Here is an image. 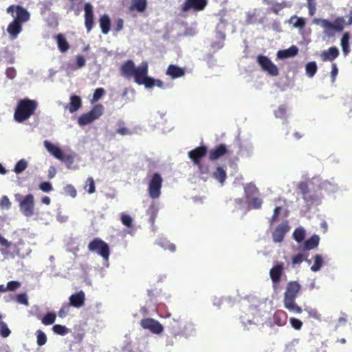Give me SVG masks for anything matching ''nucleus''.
<instances>
[{"label": "nucleus", "instance_id": "nucleus-1", "mask_svg": "<svg viewBox=\"0 0 352 352\" xmlns=\"http://www.w3.org/2000/svg\"><path fill=\"white\" fill-rule=\"evenodd\" d=\"M38 107V102L30 98L21 99L15 108L14 118L19 123H22L32 116Z\"/></svg>", "mask_w": 352, "mask_h": 352}, {"label": "nucleus", "instance_id": "nucleus-2", "mask_svg": "<svg viewBox=\"0 0 352 352\" xmlns=\"http://www.w3.org/2000/svg\"><path fill=\"white\" fill-rule=\"evenodd\" d=\"M314 23L320 25L323 29V33L328 37L335 35V32H342L344 30V20L343 17L336 18L333 22L324 19H314Z\"/></svg>", "mask_w": 352, "mask_h": 352}, {"label": "nucleus", "instance_id": "nucleus-3", "mask_svg": "<svg viewBox=\"0 0 352 352\" xmlns=\"http://www.w3.org/2000/svg\"><path fill=\"white\" fill-rule=\"evenodd\" d=\"M148 65L146 61H143L136 68L132 77L138 85H144L146 88L151 89L153 87V78L148 76Z\"/></svg>", "mask_w": 352, "mask_h": 352}, {"label": "nucleus", "instance_id": "nucleus-4", "mask_svg": "<svg viewBox=\"0 0 352 352\" xmlns=\"http://www.w3.org/2000/svg\"><path fill=\"white\" fill-rule=\"evenodd\" d=\"M258 193V188L252 183L248 184L244 186V194L248 208L250 209H260L263 204L261 198L255 197Z\"/></svg>", "mask_w": 352, "mask_h": 352}, {"label": "nucleus", "instance_id": "nucleus-5", "mask_svg": "<svg viewBox=\"0 0 352 352\" xmlns=\"http://www.w3.org/2000/svg\"><path fill=\"white\" fill-rule=\"evenodd\" d=\"M104 113V107L101 104H97L87 113H83L78 118V124L80 126H85L98 119Z\"/></svg>", "mask_w": 352, "mask_h": 352}, {"label": "nucleus", "instance_id": "nucleus-6", "mask_svg": "<svg viewBox=\"0 0 352 352\" xmlns=\"http://www.w3.org/2000/svg\"><path fill=\"white\" fill-rule=\"evenodd\" d=\"M88 250L90 252H96L104 260H108L110 255V249L109 245L100 239L95 238L88 244Z\"/></svg>", "mask_w": 352, "mask_h": 352}, {"label": "nucleus", "instance_id": "nucleus-7", "mask_svg": "<svg viewBox=\"0 0 352 352\" xmlns=\"http://www.w3.org/2000/svg\"><path fill=\"white\" fill-rule=\"evenodd\" d=\"M207 153V146L204 145L198 146L188 153V157L192 160L193 164L198 168V170L201 173H206L204 170V167L202 165L201 160L206 155Z\"/></svg>", "mask_w": 352, "mask_h": 352}, {"label": "nucleus", "instance_id": "nucleus-8", "mask_svg": "<svg viewBox=\"0 0 352 352\" xmlns=\"http://www.w3.org/2000/svg\"><path fill=\"white\" fill-rule=\"evenodd\" d=\"M163 179L160 173H155L148 184V192L151 199H157L161 195Z\"/></svg>", "mask_w": 352, "mask_h": 352}, {"label": "nucleus", "instance_id": "nucleus-9", "mask_svg": "<svg viewBox=\"0 0 352 352\" xmlns=\"http://www.w3.org/2000/svg\"><path fill=\"white\" fill-rule=\"evenodd\" d=\"M257 63L259 64L261 69L269 75L277 76L279 74L277 66L274 64L268 57L263 55H258L257 56Z\"/></svg>", "mask_w": 352, "mask_h": 352}, {"label": "nucleus", "instance_id": "nucleus-10", "mask_svg": "<svg viewBox=\"0 0 352 352\" xmlns=\"http://www.w3.org/2000/svg\"><path fill=\"white\" fill-rule=\"evenodd\" d=\"M140 325L143 329H148L154 334H160L164 330L162 324L151 318L141 320Z\"/></svg>", "mask_w": 352, "mask_h": 352}, {"label": "nucleus", "instance_id": "nucleus-11", "mask_svg": "<svg viewBox=\"0 0 352 352\" xmlns=\"http://www.w3.org/2000/svg\"><path fill=\"white\" fill-rule=\"evenodd\" d=\"M20 210L25 217H31L34 214V200L32 194L27 195L19 204Z\"/></svg>", "mask_w": 352, "mask_h": 352}, {"label": "nucleus", "instance_id": "nucleus-12", "mask_svg": "<svg viewBox=\"0 0 352 352\" xmlns=\"http://www.w3.org/2000/svg\"><path fill=\"white\" fill-rule=\"evenodd\" d=\"M233 152L228 148L225 144H220L212 148L208 152V158L211 161L217 160L226 155H232Z\"/></svg>", "mask_w": 352, "mask_h": 352}, {"label": "nucleus", "instance_id": "nucleus-13", "mask_svg": "<svg viewBox=\"0 0 352 352\" xmlns=\"http://www.w3.org/2000/svg\"><path fill=\"white\" fill-rule=\"evenodd\" d=\"M290 226L287 221L278 224L272 232V239L275 243H280L284 240L285 234L289 231Z\"/></svg>", "mask_w": 352, "mask_h": 352}, {"label": "nucleus", "instance_id": "nucleus-14", "mask_svg": "<svg viewBox=\"0 0 352 352\" xmlns=\"http://www.w3.org/2000/svg\"><path fill=\"white\" fill-rule=\"evenodd\" d=\"M207 5L206 0H186L182 5V11L187 12L190 9L195 11L203 10Z\"/></svg>", "mask_w": 352, "mask_h": 352}, {"label": "nucleus", "instance_id": "nucleus-15", "mask_svg": "<svg viewBox=\"0 0 352 352\" xmlns=\"http://www.w3.org/2000/svg\"><path fill=\"white\" fill-rule=\"evenodd\" d=\"M300 289V285L298 282H289L287 285L283 300H295L298 296Z\"/></svg>", "mask_w": 352, "mask_h": 352}, {"label": "nucleus", "instance_id": "nucleus-16", "mask_svg": "<svg viewBox=\"0 0 352 352\" xmlns=\"http://www.w3.org/2000/svg\"><path fill=\"white\" fill-rule=\"evenodd\" d=\"M85 10V25L87 32H89L94 25L93 7L89 3H86Z\"/></svg>", "mask_w": 352, "mask_h": 352}, {"label": "nucleus", "instance_id": "nucleus-17", "mask_svg": "<svg viewBox=\"0 0 352 352\" xmlns=\"http://www.w3.org/2000/svg\"><path fill=\"white\" fill-rule=\"evenodd\" d=\"M136 68L133 61L128 60L121 65L120 74L126 78H131L134 74Z\"/></svg>", "mask_w": 352, "mask_h": 352}, {"label": "nucleus", "instance_id": "nucleus-18", "mask_svg": "<svg viewBox=\"0 0 352 352\" xmlns=\"http://www.w3.org/2000/svg\"><path fill=\"white\" fill-rule=\"evenodd\" d=\"M69 305L76 308H80L85 305V294L83 291H80L69 296Z\"/></svg>", "mask_w": 352, "mask_h": 352}, {"label": "nucleus", "instance_id": "nucleus-19", "mask_svg": "<svg viewBox=\"0 0 352 352\" xmlns=\"http://www.w3.org/2000/svg\"><path fill=\"white\" fill-rule=\"evenodd\" d=\"M283 270L284 264L283 263H278L270 270V276L274 284H277L280 282Z\"/></svg>", "mask_w": 352, "mask_h": 352}, {"label": "nucleus", "instance_id": "nucleus-20", "mask_svg": "<svg viewBox=\"0 0 352 352\" xmlns=\"http://www.w3.org/2000/svg\"><path fill=\"white\" fill-rule=\"evenodd\" d=\"M339 50L336 46L329 47L327 50L322 52L320 54L322 61H333L339 56Z\"/></svg>", "mask_w": 352, "mask_h": 352}, {"label": "nucleus", "instance_id": "nucleus-21", "mask_svg": "<svg viewBox=\"0 0 352 352\" xmlns=\"http://www.w3.org/2000/svg\"><path fill=\"white\" fill-rule=\"evenodd\" d=\"M287 315L282 310L276 311L272 318V324L279 327L284 326L287 323Z\"/></svg>", "mask_w": 352, "mask_h": 352}, {"label": "nucleus", "instance_id": "nucleus-22", "mask_svg": "<svg viewBox=\"0 0 352 352\" xmlns=\"http://www.w3.org/2000/svg\"><path fill=\"white\" fill-rule=\"evenodd\" d=\"M298 188L302 195L303 199L307 203L312 202L315 199L314 197L310 195L309 186L306 182H300L298 186Z\"/></svg>", "mask_w": 352, "mask_h": 352}, {"label": "nucleus", "instance_id": "nucleus-23", "mask_svg": "<svg viewBox=\"0 0 352 352\" xmlns=\"http://www.w3.org/2000/svg\"><path fill=\"white\" fill-rule=\"evenodd\" d=\"M184 74L185 72L183 68L175 65H170L166 71V74L170 76L173 78L182 77Z\"/></svg>", "mask_w": 352, "mask_h": 352}, {"label": "nucleus", "instance_id": "nucleus-24", "mask_svg": "<svg viewBox=\"0 0 352 352\" xmlns=\"http://www.w3.org/2000/svg\"><path fill=\"white\" fill-rule=\"evenodd\" d=\"M44 145L48 152L53 155L58 160H63V154L60 148L47 140L44 142Z\"/></svg>", "mask_w": 352, "mask_h": 352}, {"label": "nucleus", "instance_id": "nucleus-25", "mask_svg": "<svg viewBox=\"0 0 352 352\" xmlns=\"http://www.w3.org/2000/svg\"><path fill=\"white\" fill-rule=\"evenodd\" d=\"M16 16L14 20L20 23L25 22L30 19L29 12L20 6H16Z\"/></svg>", "mask_w": 352, "mask_h": 352}, {"label": "nucleus", "instance_id": "nucleus-26", "mask_svg": "<svg viewBox=\"0 0 352 352\" xmlns=\"http://www.w3.org/2000/svg\"><path fill=\"white\" fill-rule=\"evenodd\" d=\"M298 52V49L297 47L293 45L288 48L287 50H279L277 52V56L279 58H287L289 57H292L296 56Z\"/></svg>", "mask_w": 352, "mask_h": 352}, {"label": "nucleus", "instance_id": "nucleus-27", "mask_svg": "<svg viewBox=\"0 0 352 352\" xmlns=\"http://www.w3.org/2000/svg\"><path fill=\"white\" fill-rule=\"evenodd\" d=\"M100 27L104 34L109 33L111 27V20L107 14H103L99 19Z\"/></svg>", "mask_w": 352, "mask_h": 352}, {"label": "nucleus", "instance_id": "nucleus-28", "mask_svg": "<svg viewBox=\"0 0 352 352\" xmlns=\"http://www.w3.org/2000/svg\"><path fill=\"white\" fill-rule=\"evenodd\" d=\"M81 106L82 100L80 96L74 95L70 97V102L68 108L71 113L76 112L81 107Z\"/></svg>", "mask_w": 352, "mask_h": 352}, {"label": "nucleus", "instance_id": "nucleus-29", "mask_svg": "<svg viewBox=\"0 0 352 352\" xmlns=\"http://www.w3.org/2000/svg\"><path fill=\"white\" fill-rule=\"evenodd\" d=\"M147 6V0H132V3L129 7L130 11L137 10L139 12H143Z\"/></svg>", "mask_w": 352, "mask_h": 352}, {"label": "nucleus", "instance_id": "nucleus-30", "mask_svg": "<svg viewBox=\"0 0 352 352\" xmlns=\"http://www.w3.org/2000/svg\"><path fill=\"white\" fill-rule=\"evenodd\" d=\"M283 302L285 307L290 312L294 314L302 313V308L296 303L295 300H283Z\"/></svg>", "mask_w": 352, "mask_h": 352}, {"label": "nucleus", "instance_id": "nucleus-31", "mask_svg": "<svg viewBox=\"0 0 352 352\" xmlns=\"http://www.w3.org/2000/svg\"><path fill=\"white\" fill-rule=\"evenodd\" d=\"M22 30L21 23L14 20L9 24L7 28L8 32L14 36H16Z\"/></svg>", "mask_w": 352, "mask_h": 352}, {"label": "nucleus", "instance_id": "nucleus-32", "mask_svg": "<svg viewBox=\"0 0 352 352\" xmlns=\"http://www.w3.org/2000/svg\"><path fill=\"white\" fill-rule=\"evenodd\" d=\"M349 38L350 34L348 32H344L341 38L340 44L344 56L348 55L350 52Z\"/></svg>", "mask_w": 352, "mask_h": 352}, {"label": "nucleus", "instance_id": "nucleus-33", "mask_svg": "<svg viewBox=\"0 0 352 352\" xmlns=\"http://www.w3.org/2000/svg\"><path fill=\"white\" fill-rule=\"evenodd\" d=\"M212 177L223 185L227 178V175L226 170L222 167L218 166L214 171Z\"/></svg>", "mask_w": 352, "mask_h": 352}, {"label": "nucleus", "instance_id": "nucleus-34", "mask_svg": "<svg viewBox=\"0 0 352 352\" xmlns=\"http://www.w3.org/2000/svg\"><path fill=\"white\" fill-rule=\"evenodd\" d=\"M320 238L318 235H313L311 238L305 241V248L310 250L316 248L319 244Z\"/></svg>", "mask_w": 352, "mask_h": 352}, {"label": "nucleus", "instance_id": "nucleus-35", "mask_svg": "<svg viewBox=\"0 0 352 352\" xmlns=\"http://www.w3.org/2000/svg\"><path fill=\"white\" fill-rule=\"evenodd\" d=\"M118 125L119 127L116 130V133L121 135H130L133 133V132L124 126V122L122 120H119L118 122Z\"/></svg>", "mask_w": 352, "mask_h": 352}, {"label": "nucleus", "instance_id": "nucleus-36", "mask_svg": "<svg viewBox=\"0 0 352 352\" xmlns=\"http://www.w3.org/2000/svg\"><path fill=\"white\" fill-rule=\"evenodd\" d=\"M305 231L302 228H296L293 232L294 239L298 243L302 242L305 239Z\"/></svg>", "mask_w": 352, "mask_h": 352}, {"label": "nucleus", "instance_id": "nucleus-37", "mask_svg": "<svg viewBox=\"0 0 352 352\" xmlns=\"http://www.w3.org/2000/svg\"><path fill=\"white\" fill-rule=\"evenodd\" d=\"M317 69L318 68L316 62H309L306 65L305 67L306 74L309 77L312 78L316 74Z\"/></svg>", "mask_w": 352, "mask_h": 352}, {"label": "nucleus", "instance_id": "nucleus-38", "mask_svg": "<svg viewBox=\"0 0 352 352\" xmlns=\"http://www.w3.org/2000/svg\"><path fill=\"white\" fill-rule=\"evenodd\" d=\"M314 263L311 267V270L313 272H318L320 270L322 263H323V258L320 254H316L314 257Z\"/></svg>", "mask_w": 352, "mask_h": 352}, {"label": "nucleus", "instance_id": "nucleus-39", "mask_svg": "<svg viewBox=\"0 0 352 352\" xmlns=\"http://www.w3.org/2000/svg\"><path fill=\"white\" fill-rule=\"evenodd\" d=\"M84 188L89 194H92L96 191L95 182L91 177L87 179Z\"/></svg>", "mask_w": 352, "mask_h": 352}, {"label": "nucleus", "instance_id": "nucleus-40", "mask_svg": "<svg viewBox=\"0 0 352 352\" xmlns=\"http://www.w3.org/2000/svg\"><path fill=\"white\" fill-rule=\"evenodd\" d=\"M289 23H292L295 28H303L305 25V21L303 18L293 16L289 19Z\"/></svg>", "mask_w": 352, "mask_h": 352}, {"label": "nucleus", "instance_id": "nucleus-41", "mask_svg": "<svg viewBox=\"0 0 352 352\" xmlns=\"http://www.w3.org/2000/svg\"><path fill=\"white\" fill-rule=\"evenodd\" d=\"M28 167V162L25 160H20L15 165L14 171L16 174H19L24 171Z\"/></svg>", "mask_w": 352, "mask_h": 352}, {"label": "nucleus", "instance_id": "nucleus-42", "mask_svg": "<svg viewBox=\"0 0 352 352\" xmlns=\"http://www.w3.org/2000/svg\"><path fill=\"white\" fill-rule=\"evenodd\" d=\"M11 331L7 324L2 320V316L0 314V335L3 338H7L10 336Z\"/></svg>", "mask_w": 352, "mask_h": 352}, {"label": "nucleus", "instance_id": "nucleus-43", "mask_svg": "<svg viewBox=\"0 0 352 352\" xmlns=\"http://www.w3.org/2000/svg\"><path fill=\"white\" fill-rule=\"evenodd\" d=\"M56 315L54 313H47L41 320L42 323L45 325L52 324L56 320Z\"/></svg>", "mask_w": 352, "mask_h": 352}, {"label": "nucleus", "instance_id": "nucleus-44", "mask_svg": "<svg viewBox=\"0 0 352 352\" xmlns=\"http://www.w3.org/2000/svg\"><path fill=\"white\" fill-rule=\"evenodd\" d=\"M36 342L38 346L44 345L47 342V337L44 332L41 330H37L36 332Z\"/></svg>", "mask_w": 352, "mask_h": 352}, {"label": "nucleus", "instance_id": "nucleus-45", "mask_svg": "<svg viewBox=\"0 0 352 352\" xmlns=\"http://www.w3.org/2000/svg\"><path fill=\"white\" fill-rule=\"evenodd\" d=\"M58 46L63 52H66V38L61 34L56 36Z\"/></svg>", "mask_w": 352, "mask_h": 352}, {"label": "nucleus", "instance_id": "nucleus-46", "mask_svg": "<svg viewBox=\"0 0 352 352\" xmlns=\"http://www.w3.org/2000/svg\"><path fill=\"white\" fill-rule=\"evenodd\" d=\"M76 342L82 341L83 336L85 335L84 330L81 329L80 327H75L74 331L73 333Z\"/></svg>", "mask_w": 352, "mask_h": 352}, {"label": "nucleus", "instance_id": "nucleus-47", "mask_svg": "<svg viewBox=\"0 0 352 352\" xmlns=\"http://www.w3.org/2000/svg\"><path fill=\"white\" fill-rule=\"evenodd\" d=\"M310 318H314L317 320H321V314L316 309H305Z\"/></svg>", "mask_w": 352, "mask_h": 352}, {"label": "nucleus", "instance_id": "nucleus-48", "mask_svg": "<svg viewBox=\"0 0 352 352\" xmlns=\"http://www.w3.org/2000/svg\"><path fill=\"white\" fill-rule=\"evenodd\" d=\"M287 7L286 2L276 3L272 6L271 10L273 13L278 14L280 10Z\"/></svg>", "mask_w": 352, "mask_h": 352}, {"label": "nucleus", "instance_id": "nucleus-49", "mask_svg": "<svg viewBox=\"0 0 352 352\" xmlns=\"http://www.w3.org/2000/svg\"><path fill=\"white\" fill-rule=\"evenodd\" d=\"M287 112V109L284 105H280L278 109L274 111V116L277 118H283Z\"/></svg>", "mask_w": 352, "mask_h": 352}, {"label": "nucleus", "instance_id": "nucleus-50", "mask_svg": "<svg viewBox=\"0 0 352 352\" xmlns=\"http://www.w3.org/2000/svg\"><path fill=\"white\" fill-rule=\"evenodd\" d=\"M132 218L129 214H122L121 216V222L128 228L132 226Z\"/></svg>", "mask_w": 352, "mask_h": 352}, {"label": "nucleus", "instance_id": "nucleus-51", "mask_svg": "<svg viewBox=\"0 0 352 352\" xmlns=\"http://www.w3.org/2000/svg\"><path fill=\"white\" fill-rule=\"evenodd\" d=\"M292 327L296 330H300L302 328V322L298 318H291L289 319Z\"/></svg>", "mask_w": 352, "mask_h": 352}, {"label": "nucleus", "instance_id": "nucleus-52", "mask_svg": "<svg viewBox=\"0 0 352 352\" xmlns=\"http://www.w3.org/2000/svg\"><path fill=\"white\" fill-rule=\"evenodd\" d=\"M11 206V202L7 196H3L0 199V207L2 209H9Z\"/></svg>", "mask_w": 352, "mask_h": 352}, {"label": "nucleus", "instance_id": "nucleus-53", "mask_svg": "<svg viewBox=\"0 0 352 352\" xmlns=\"http://www.w3.org/2000/svg\"><path fill=\"white\" fill-rule=\"evenodd\" d=\"M16 298V301L19 303L26 305V306H28L29 305L28 299V296H27L26 294L23 293V294H17Z\"/></svg>", "mask_w": 352, "mask_h": 352}, {"label": "nucleus", "instance_id": "nucleus-54", "mask_svg": "<svg viewBox=\"0 0 352 352\" xmlns=\"http://www.w3.org/2000/svg\"><path fill=\"white\" fill-rule=\"evenodd\" d=\"M53 331L54 333L64 336L66 334V327L60 324H55L53 326Z\"/></svg>", "mask_w": 352, "mask_h": 352}, {"label": "nucleus", "instance_id": "nucleus-55", "mask_svg": "<svg viewBox=\"0 0 352 352\" xmlns=\"http://www.w3.org/2000/svg\"><path fill=\"white\" fill-rule=\"evenodd\" d=\"M157 213V208L155 204H152L150 206L149 208L147 210V214L151 217V219L153 221L155 219Z\"/></svg>", "mask_w": 352, "mask_h": 352}, {"label": "nucleus", "instance_id": "nucleus-56", "mask_svg": "<svg viewBox=\"0 0 352 352\" xmlns=\"http://www.w3.org/2000/svg\"><path fill=\"white\" fill-rule=\"evenodd\" d=\"M104 94V89L103 88H97L93 95L92 100L94 102L98 101Z\"/></svg>", "mask_w": 352, "mask_h": 352}, {"label": "nucleus", "instance_id": "nucleus-57", "mask_svg": "<svg viewBox=\"0 0 352 352\" xmlns=\"http://www.w3.org/2000/svg\"><path fill=\"white\" fill-rule=\"evenodd\" d=\"M21 286V283L19 281H10L8 283L6 289L7 291H14Z\"/></svg>", "mask_w": 352, "mask_h": 352}, {"label": "nucleus", "instance_id": "nucleus-58", "mask_svg": "<svg viewBox=\"0 0 352 352\" xmlns=\"http://www.w3.org/2000/svg\"><path fill=\"white\" fill-rule=\"evenodd\" d=\"M39 188L45 192H49L52 190V186L48 182H43L39 184Z\"/></svg>", "mask_w": 352, "mask_h": 352}, {"label": "nucleus", "instance_id": "nucleus-59", "mask_svg": "<svg viewBox=\"0 0 352 352\" xmlns=\"http://www.w3.org/2000/svg\"><path fill=\"white\" fill-rule=\"evenodd\" d=\"M281 210H282V208L280 206H277L274 208L273 215L270 219L271 224L273 223L274 222H275L278 219V217Z\"/></svg>", "mask_w": 352, "mask_h": 352}, {"label": "nucleus", "instance_id": "nucleus-60", "mask_svg": "<svg viewBox=\"0 0 352 352\" xmlns=\"http://www.w3.org/2000/svg\"><path fill=\"white\" fill-rule=\"evenodd\" d=\"M316 3L315 1L311 2H307V8L309 10V14L312 16L315 14L316 11Z\"/></svg>", "mask_w": 352, "mask_h": 352}, {"label": "nucleus", "instance_id": "nucleus-61", "mask_svg": "<svg viewBox=\"0 0 352 352\" xmlns=\"http://www.w3.org/2000/svg\"><path fill=\"white\" fill-rule=\"evenodd\" d=\"M304 260V256L302 254H298L292 257V263L294 265L300 264Z\"/></svg>", "mask_w": 352, "mask_h": 352}, {"label": "nucleus", "instance_id": "nucleus-62", "mask_svg": "<svg viewBox=\"0 0 352 352\" xmlns=\"http://www.w3.org/2000/svg\"><path fill=\"white\" fill-rule=\"evenodd\" d=\"M85 65V59L82 55L76 56V66L78 68H81Z\"/></svg>", "mask_w": 352, "mask_h": 352}, {"label": "nucleus", "instance_id": "nucleus-63", "mask_svg": "<svg viewBox=\"0 0 352 352\" xmlns=\"http://www.w3.org/2000/svg\"><path fill=\"white\" fill-rule=\"evenodd\" d=\"M338 73V69L336 63L332 64V69L331 72V81L334 82Z\"/></svg>", "mask_w": 352, "mask_h": 352}, {"label": "nucleus", "instance_id": "nucleus-64", "mask_svg": "<svg viewBox=\"0 0 352 352\" xmlns=\"http://www.w3.org/2000/svg\"><path fill=\"white\" fill-rule=\"evenodd\" d=\"M124 21L122 19H118L116 21L115 30L116 32H120L123 28Z\"/></svg>", "mask_w": 352, "mask_h": 352}]
</instances>
